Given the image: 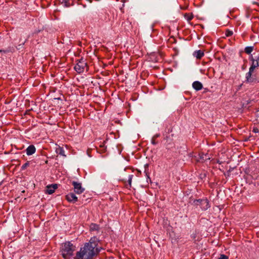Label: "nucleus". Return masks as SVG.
I'll return each mask as SVG.
<instances>
[{
    "label": "nucleus",
    "mask_w": 259,
    "mask_h": 259,
    "mask_svg": "<svg viewBox=\"0 0 259 259\" xmlns=\"http://www.w3.org/2000/svg\"><path fill=\"white\" fill-rule=\"evenodd\" d=\"M99 240L96 237L90 239L89 242L85 243L83 247L77 251L74 259H93L100 251L101 248L97 247Z\"/></svg>",
    "instance_id": "nucleus-1"
},
{
    "label": "nucleus",
    "mask_w": 259,
    "mask_h": 259,
    "mask_svg": "<svg viewBox=\"0 0 259 259\" xmlns=\"http://www.w3.org/2000/svg\"><path fill=\"white\" fill-rule=\"evenodd\" d=\"M76 247L71 242L67 241L63 243L61 247V252L65 259H69L73 254Z\"/></svg>",
    "instance_id": "nucleus-2"
},
{
    "label": "nucleus",
    "mask_w": 259,
    "mask_h": 259,
    "mask_svg": "<svg viewBox=\"0 0 259 259\" xmlns=\"http://www.w3.org/2000/svg\"><path fill=\"white\" fill-rule=\"evenodd\" d=\"M85 67H87V63L83 59H81L75 65L74 68L76 72L80 73L84 71Z\"/></svg>",
    "instance_id": "nucleus-3"
},
{
    "label": "nucleus",
    "mask_w": 259,
    "mask_h": 259,
    "mask_svg": "<svg viewBox=\"0 0 259 259\" xmlns=\"http://www.w3.org/2000/svg\"><path fill=\"white\" fill-rule=\"evenodd\" d=\"M194 203L196 205H199L203 210H207L210 207L209 202L207 199L195 200Z\"/></svg>",
    "instance_id": "nucleus-4"
},
{
    "label": "nucleus",
    "mask_w": 259,
    "mask_h": 259,
    "mask_svg": "<svg viewBox=\"0 0 259 259\" xmlns=\"http://www.w3.org/2000/svg\"><path fill=\"white\" fill-rule=\"evenodd\" d=\"M72 185L73 186L74 192L76 194H80L84 191V188L82 187L80 183L73 181L72 182Z\"/></svg>",
    "instance_id": "nucleus-5"
},
{
    "label": "nucleus",
    "mask_w": 259,
    "mask_h": 259,
    "mask_svg": "<svg viewBox=\"0 0 259 259\" xmlns=\"http://www.w3.org/2000/svg\"><path fill=\"white\" fill-rule=\"evenodd\" d=\"M249 59L252 62L251 65V69H255L259 66V54L254 57H253L252 55H251L250 56Z\"/></svg>",
    "instance_id": "nucleus-6"
},
{
    "label": "nucleus",
    "mask_w": 259,
    "mask_h": 259,
    "mask_svg": "<svg viewBox=\"0 0 259 259\" xmlns=\"http://www.w3.org/2000/svg\"><path fill=\"white\" fill-rule=\"evenodd\" d=\"M66 198L70 202L75 203L77 201V197L73 193H70L66 196Z\"/></svg>",
    "instance_id": "nucleus-7"
},
{
    "label": "nucleus",
    "mask_w": 259,
    "mask_h": 259,
    "mask_svg": "<svg viewBox=\"0 0 259 259\" xmlns=\"http://www.w3.org/2000/svg\"><path fill=\"white\" fill-rule=\"evenodd\" d=\"M57 188V184L49 185V186H47V187H46V193H48L49 194H52L55 192V190Z\"/></svg>",
    "instance_id": "nucleus-8"
},
{
    "label": "nucleus",
    "mask_w": 259,
    "mask_h": 259,
    "mask_svg": "<svg viewBox=\"0 0 259 259\" xmlns=\"http://www.w3.org/2000/svg\"><path fill=\"white\" fill-rule=\"evenodd\" d=\"M255 69H251V66L249 68V72L246 73V81L247 82L250 83L253 81V78L251 77L252 73L253 72Z\"/></svg>",
    "instance_id": "nucleus-9"
},
{
    "label": "nucleus",
    "mask_w": 259,
    "mask_h": 259,
    "mask_svg": "<svg viewBox=\"0 0 259 259\" xmlns=\"http://www.w3.org/2000/svg\"><path fill=\"white\" fill-rule=\"evenodd\" d=\"M36 149L34 145H31L29 146L26 150V154L27 155H31L35 152Z\"/></svg>",
    "instance_id": "nucleus-10"
},
{
    "label": "nucleus",
    "mask_w": 259,
    "mask_h": 259,
    "mask_svg": "<svg viewBox=\"0 0 259 259\" xmlns=\"http://www.w3.org/2000/svg\"><path fill=\"white\" fill-rule=\"evenodd\" d=\"M198 155H199V157L197 159V160L198 161L203 162L204 161L209 160L210 159V157L207 154L201 153V154H199Z\"/></svg>",
    "instance_id": "nucleus-11"
},
{
    "label": "nucleus",
    "mask_w": 259,
    "mask_h": 259,
    "mask_svg": "<svg viewBox=\"0 0 259 259\" xmlns=\"http://www.w3.org/2000/svg\"><path fill=\"white\" fill-rule=\"evenodd\" d=\"M193 88L197 91L201 90L203 88L202 84L198 81H195L192 83Z\"/></svg>",
    "instance_id": "nucleus-12"
},
{
    "label": "nucleus",
    "mask_w": 259,
    "mask_h": 259,
    "mask_svg": "<svg viewBox=\"0 0 259 259\" xmlns=\"http://www.w3.org/2000/svg\"><path fill=\"white\" fill-rule=\"evenodd\" d=\"M59 5H62L63 7H69L73 4L72 1H59Z\"/></svg>",
    "instance_id": "nucleus-13"
},
{
    "label": "nucleus",
    "mask_w": 259,
    "mask_h": 259,
    "mask_svg": "<svg viewBox=\"0 0 259 259\" xmlns=\"http://www.w3.org/2000/svg\"><path fill=\"white\" fill-rule=\"evenodd\" d=\"M193 55L197 59H201L204 56V53L201 50H198L195 51Z\"/></svg>",
    "instance_id": "nucleus-14"
},
{
    "label": "nucleus",
    "mask_w": 259,
    "mask_h": 259,
    "mask_svg": "<svg viewBox=\"0 0 259 259\" xmlns=\"http://www.w3.org/2000/svg\"><path fill=\"white\" fill-rule=\"evenodd\" d=\"M56 152L58 154L62 155L64 157H66V155L65 154V151L62 148L59 147L56 149Z\"/></svg>",
    "instance_id": "nucleus-15"
},
{
    "label": "nucleus",
    "mask_w": 259,
    "mask_h": 259,
    "mask_svg": "<svg viewBox=\"0 0 259 259\" xmlns=\"http://www.w3.org/2000/svg\"><path fill=\"white\" fill-rule=\"evenodd\" d=\"M15 51V49L13 47H9L6 50H0V52L4 53H8L9 52H13Z\"/></svg>",
    "instance_id": "nucleus-16"
},
{
    "label": "nucleus",
    "mask_w": 259,
    "mask_h": 259,
    "mask_svg": "<svg viewBox=\"0 0 259 259\" xmlns=\"http://www.w3.org/2000/svg\"><path fill=\"white\" fill-rule=\"evenodd\" d=\"M253 50V47H247L245 49V52L247 54H250Z\"/></svg>",
    "instance_id": "nucleus-17"
},
{
    "label": "nucleus",
    "mask_w": 259,
    "mask_h": 259,
    "mask_svg": "<svg viewBox=\"0 0 259 259\" xmlns=\"http://www.w3.org/2000/svg\"><path fill=\"white\" fill-rule=\"evenodd\" d=\"M99 229V226L95 224H92L90 226V230L91 231L98 230Z\"/></svg>",
    "instance_id": "nucleus-18"
},
{
    "label": "nucleus",
    "mask_w": 259,
    "mask_h": 259,
    "mask_svg": "<svg viewBox=\"0 0 259 259\" xmlns=\"http://www.w3.org/2000/svg\"><path fill=\"white\" fill-rule=\"evenodd\" d=\"M184 16L185 18L189 21H191L193 18V16L190 14H185Z\"/></svg>",
    "instance_id": "nucleus-19"
},
{
    "label": "nucleus",
    "mask_w": 259,
    "mask_h": 259,
    "mask_svg": "<svg viewBox=\"0 0 259 259\" xmlns=\"http://www.w3.org/2000/svg\"><path fill=\"white\" fill-rule=\"evenodd\" d=\"M30 165V162L27 161L26 163H25L22 166H21V170H24L25 169L27 166H28Z\"/></svg>",
    "instance_id": "nucleus-20"
},
{
    "label": "nucleus",
    "mask_w": 259,
    "mask_h": 259,
    "mask_svg": "<svg viewBox=\"0 0 259 259\" xmlns=\"http://www.w3.org/2000/svg\"><path fill=\"white\" fill-rule=\"evenodd\" d=\"M225 34L227 36H230L233 34V31L229 29H227L226 31Z\"/></svg>",
    "instance_id": "nucleus-21"
},
{
    "label": "nucleus",
    "mask_w": 259,
    "mask_h": 259,
    "mask_svg": "<svg viewBox=\"0 0 259 259\" xmlns=\"http://www.w3.org/2000/svg\"><path fill=\"white\" fill-rule=\"evenodd\" d=\"M133 177V175H129L128 177V183L130 187L131 186V183H132V180Z\"/></svg>",
    "instance_id": "nucleus-22"
},
{
    "label": "nucleus",
    "mask_w": 259,
    "mask_h": 259,
    "mask_svg": "<svg viewBox=\"0 0 259 259\" xmlns=\"http://www.w3.org/2000/svg\"><path fill=\"white\" fill-rule=\"evenodd\" d=\"M45 2H47V5H46V4H44V3H42L41 4V7H42L43 8H46V7H47L49 6L50 5V4H51V3H50V2H49L48 1H45Z\"/></svg>",
    "instance_id": "nucleus-23"
},
{
    "label": "nucleus",
    "mask_w": 259,
    "mask_h": 259,
    "mask_svg": "<svg viewBox=\"0 0 259 259\" xmlns=\"http://www.w3.org/2000/svg\"><path fill=\"white\" fill-rule=\"evenodd\" d=\"M228 256L225 254H221L220 256L218 259H228Z\"/></svg>",
    "instance_id": "nucleus-24"
},
{
    "label": "nucleus",
    "mask_w": 259,
    "mask_h": 259,
    "mask_svg": "<svg viewBox=\"0 0 259 259\" xmlns=\"http://www.w3.org/2000/svg\"><path fill=\"white\" fill-rule=\"evenodd\" d=\"M252 132H253V133H258V132H259V130H258V129L257 128H256V127H254V128H253Z\"/></svg>",
    "instance_id": "nucleus-25"
},
{
    "label": "nucleus",
    "mask_w": 259,
    "mask_h": 259,
    "mask_svg": "<svg viewBox=\"0 0 259 259\" xmlns=\"http://www.w3.org/2000/svg\"><path fill=\"white\" fill-rule=\"evenodd\" d=\"M155 138H154L153 137L152 138V140H151V143L153 145H155L157 144V142L155 141Z\"/></svg>",
    "instance_id": "nucleus-26"
},
{
    "label": "nucleus",
    "mask_w": 259,
    "mask_h": 259,
    "mask_svg": "<svg viewBox=\"0 0 259 259\" xmlns=\"http://www.w3.org/2000/svg\"><path fill=\"white\" fill-rule=\"evenodd\" d=\"M160 136V134H157L156 135H155L153 137L155 139H156L158 137H159Z\"/></svg>",
    "instance_id": "nucleus-27"
},
{
    "label": "nucleus",
    "mask_w": 259,
    "mask_h": 259,
    "mask_svg": "<svg viewBox=\"0 0 259 259\" xmlns=\"http://www.w3.org/2000/svg\"><path fill=\"white\" fill-rule=\"evenodd\" d=\"M253 5H257V6H259V3H258V2H255V1H254V2H253Z\"/></svg>",
    "instance_id": "nucleus-28"
},
{
    "label": "nucleus",
    "mask_w": 259,
    "mask_h": 259,
    "mask_svg": "<svg viewBox=\"0 0 259 259\" xmlns=\"http://www.w3.org/2000/svg\"><path fill=\"white\" fill-rule=\"evenodd\" d=\"M256 115L259 117V109L256 112Z\"/></svg>",
    "instance_id": "nucleus-29"
},
{
    "label": "nucleus",
    "mask_w": 259,
    "mask_h": 259,
    "mask_svg": "<svg viewBox=\"0 0 259 259\" xmlns=\"http://www.w3.org/2000/svg\"><path fill=\"white\" fill-rule=\"evenodd\" d=\"M56 5V2L54 1V5Z\"/></svg>",
    "instance_id": "nucleus-30"
},
{
    "label": "nucleus",
    "mask_w": 259,
    "mask_h": 259,
    "mask_svg": "<svg viewBox=\"0 0 259 259\" xmlns=\"http://www.w3.org/2000/svg\"><path fill=\"white\" fill-rule=\"evenodd\" d=\"M25 41L22 42V44L24 45Z\"/></svg>",
    "instance_id": "nucleus-31"
}]
</instances>
